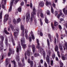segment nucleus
Listing matches in <instances>:
<instances>
[{
	"label": "nucleus",
	"instance_id": "nucleus-39",
	"mask_svg": "<svg viewBox=\"0 0 67 67\" xmlns=\"http://www.w3.org/2000/svg\"><path fill=\"white\" fill-rule=\"evenodd\" d=\"M51 25L52 28L53 29H54V27L53 26H54V24H53V23H51Z\"/></svg>",
	"mask_w": 67,
	"mask_h": 67
},
{
	"label": "nucleus",
	"instance_id": "nucleus-56",
	"mask_svg": "<svg viewBox=\"0 0 67 67\" xmlns=\"http://www.w3.org/2000/svg\"><path fill=\"white\" fill-rule=\"evenodd\" d=\"M30 8H32V7H33V6L32 5V3H31L30 4Z\"/></svg>",
	"mask_w": 67,
	"mask_h": 67
},
{
	"label": "nucleus",
	"instance_id": "nucleus-60",
	"mask_svg": "<svg viewBox=\"0 0 67 67\" xmlns=\"http://www.w3.org/2000/svg\"><path fill=\"white\" fill-rule=\"evenodd\" d=\"M18 65L19 66H21V63L20 62H18Z\"/></svg>",
	"mask_w": 67,
	"mask_h": 67
},
{
	"label": "nucleus",
	"instance_id": "nucleus-44",
	"mask_svg": "<svg viewBox=\"0 0 67 67\" xmlns=\"http://www.w3.org/2000/svg\"><path fill=\"white\" fill-rule=\"evenodd\" d=\"M47 14L48 15H50V12L49 10H47Z\"/></svg>",
	"mask_w": 67,
	"mask_h": 67
},
{
	"label": "nucleus",
	"instance_id": "nucleus-61",
	"mask_svg": "<svg viewBox=\"0 0 67 67\" xmlns=\"http://www.w3.org/2000/svg\"><path fill=\"white\" fill-rule=\"evenodd\" d=\"M40 34L41 36H43V33H42V32H40Z\"/></svg>",
	"mask_w": 67,
	"mask_h": 67
},
{
	"label": "nucleus",
	"instance_id": "nucleus-17",
	"mask_svg": "<svg viewBox=\"0 0 67 67\" xmlns=\"http://www.w3.org/2000/svg\"><path fill=\"white\" fill-rule=\"evenodd\" d=\"M4 32L6 34L8 35L9 34V33L8 32L7 30V28H5L4 30Z\"/></svg>",
	"mask_w": 67,
	"mask_h": 67
},
{
	"label": "nucleus",
	"instance_id": "nucleus-27",
	"mask_svg": "<svg viewBox=\"0 0 67 67\" xmlns=\"http://www.w3.org/2000/svg\"><path fill=\"white\" fill-rule=\"evenodd\" d=\"M48 4L51 5V3H48V2L47 1L46 3V5L47 6Z\"/></svg>",
	"mask_w": 67,
	"mask_h": 67
},
{
	"label": "nucleus",
	"instance_id": "nucleus-26",
	"mask_svg": "<svg viewBox=\"0 0 67 67\" xmlns=\"http://www.w3.org/2000/svg\"><path fill=\"white\" fill-rule=\"evenodd\" d=\"M59 47L60 50H63V47L62 46V44L60 43L59 44Z\"/></svg>",
	"mask_w": 67,
	"mask_h": 67
},
{
	"label": "nucleus",
	"instance_id": "nucleus-35",
	"mask_svg": "<svg viewBox=\"0 0 67 67\" xmlns=\"http://www.w3.org/2000/svg\"><path fill=\"white\" fill-rule=\"evenodd\" d=\"M25 36L26 38V39H27V33H26V31H25Z\"/></svg>",
	"mask_w": 67,
	"mask_h": 67
},
{
	"label": "nucleus",
	"instance_id": "nucleus-12",
	"mask_svg": "<svg viewBox=\"0 0 67 67\" xmlns=\"http://www.w3.org/2000/svg\"><path fill=\"white\" fill-rule=\"evenodd\" d=\"M67 6L64 8L63 10V11L65 14H67Z\"/></svg>",
	"mask_w": 67,
	"mask_h": 67
},
{
	"label": "nucleus",
	"instance_id": "nucleus-40",
	"mask_svg": "<svg viewBox=\"0 0 67 67\" xmlns=\"http://www.w3.org/2000/svg\"><path fill=\"white\" fill-rule=\"evenodd\" d=\"M51 65H53L54 64V63L53 62V60L52 59L51 60Z\"/></svg>",
	"mask_w": 67,
	"mask_h": 67
},
{
	"label": "nucleus",
	"instance_id": "nucleus-4",
	"mask_svg": "<svg viewBox=\"0 0 67 67\" xmlns=\"http://www.w3.org/2000/svg\"><path fill=\"white\" fill-rule=\"evenodd\" d=\"M49 55H47V57L46 58V60L48 63L49 62V58H50V56H51V51L49 52Z\"/></svg>",
	"mask_w": 67,
	"mask_h": 67
},
{
	"label": "nucleus",
	"instance_id": "nucleus-58",
	"mask_svg": "<svg viewBox=\"0 0 67 67\" xmlns=\"http://www.w3.org/2000/svg\"><path fill=\"white\" fill-rule=\"evenodd\" d=\"M29 40L30 42H31V41H32V38H31V37H29Z\"/></svg>",
	"mask_w": 67,
	"mask_h": 67
},
{
	"label": "nucleus",
	"instance_id": "nucleus-15",
	"mask_svg": "<svg viewBox=\"0 0 67 67\" xmlns=\"http://www.w3.org/2000/svg\"><path fill=\"white\" fill-rule=\"evenodd\" d=\"M11 53H12V50H11V48H9V52L8 53V56H10Z\"/></svg>",
	"mask_w": 67,
	"mask_h": 67
},
{
	"label": "nucleus",
	"instance_id": "nucleus-63",
	"mask_svg": "<svg viewBox=\"0 0 67 67\" xmlns=\"http://www.w3.org/2000/svg\"><path fill=\"white\" fill-rule=\"evenodd\" d=\"M44 66H45V67H47V64L46 63V62H45L44 63Z\"/></svg>",
	"mask_w": 67,
	"mask_h": 67
},
{
	"label": "nucleus",
	"instance_id": "nucleus-47",
	"mask_svg": "<svg viewBox=\"0 0 67 67\" xmlns=\"http://www.w3.org/2000/svg\"><path fill=\"white\" fill-rule=\"evenodd\" d=\"M52 57L53 59H54V58L55 57V54H53L52 56Z\"/></svg>",
	"mask_w": 67,
	"mask_h": 67
},
{
	"label": "nucleus",
	"instance_id": "nucleus-46",
	"mask_svg": "<svg viewBox=\"0 0 67 67\" xmlns=\"http://www.w3.org/2000/svg\"><path fill=\"white\" fill-rule=\"evenodd\" d=\"M32 10L33 12H36V9H35V7H33Z\"/></svg>",
	"mask_w": 67,
	"mask_h": 67
},
{
	"label": "nucleus",
	"instance_id": "nucleus-31",
	"mask_svg": "<svg viewBox=\"0 0 67 67\" xmlns=\"http://www.w3.org/2000/svg\"><path fill=\"white\" fill-rule=\"evenodd\" d=\"M40 55V54L38 53H35L34 54V56L35 57H37V56H39Z\"/></svg>",
	"mask_w": 67,
	"mask_h": 67
},
{
	"label": "nucleus",
	"instance_id": "nucleus-43",
	"mask_svg": "<svg viewBox=\"0 0 67 67\" xmlns=\"http://www.w3.org/2000/svg\"><path fill=\"white\" fill-rule=\"evenodd\" d=\"M31 37L33 40H34V39H35V37H34V36L33 35V34H31Z\"/></svg>",
	"mask_w": 67,
	"mask_h": 67
},
{
	"label": "nucleus",
	"instance_id": "nucleus-59",
	"mask_svg": "<svg viewBox=\"0 0 67 67\" xmlns=\"http://www.w3.org/2000/svg\"><path fill=\"white\" fill-rule=\"evenodd\" d=\"M40 11H38L37 13L38 16H39V15H40Z\"/></svg>",
	"mask_w": 67,
	"mask_h": 67
},
{
	"label": "nucleus",
	"instance_id": "nucleus-37",
	"mask_svg": "<svg viewBox=\"0 0 67 67\" xmlns=\"http://www.w3.org/2000/svg\"><path fill=\"white\" fill-rule=\"evenodd\" d=\"M47 43H48V47H49V40H48V39H47Z\"/></svg>",
	"mask_w": 67,
	"mask_h": 67
},
{
	"label": "nucleus",
	"instance_id": "nucleus-55",
	"mask_svg": "<svg viewBox=\"0 0 67 67\" xmlns=\"http://www.w3.org/2000/svg\"><path fill=\"white\" fill-rule=\"evenodd\" d=\"M56 36L57 38H58V37H59L57 33H56Z\"/></svg>",
	"mask_w": 67,
	"mask_h": 67
},
{
	"label": "nucleus",
	"instance_id": "nucleus-52",
	"mask_svg": "<svg viewBox=\"0 0 67 67\" xmlns=\"http://www.w3.org/2000/svg\"><path fill=\"white\" fill-rule=\"evenodd\" d=\"M65 46L66 47V50H67V42H66L65 43Z\"/></svg>",
	"mask_w": 67,
	"mask_h": 67
},
{
	"label": "nucleus",
	"instance_id": "nucleus-24",
	"mask_svg": "<svg viewBox=\"0 0 67 67\" xmlns=\"http://www.w3.org/2000/svg\"><path fill=\"white\" fill-rule=\"evenodd\" d=\"M58 46L57 45H56L55 47V50L56 52H57V51H58Z\"/></svg>",
	"mask_w": 67,
	"mask_h": 67
},
{
	"label": "nucleus",
	"instance_id": "nucleus-6",
	"mask_svg": "<svg viewBox=\"0 0 67 67\" xmlns=\"http://www.w3.org/2000/svg\"><path fill=\"white\" fill-rule=\"evenodd\" d=\"M30 14L29 13H27L26 14V19L27 21H29L30 20Z\"/></svg>",
	"mask_w": 67,
	"mask_h": 67
},
{
	"label": "nucleus",
	"instance_id": "nucleus-29",
	"mask_svg": "<svg viewBox=\"0 0 67 67\" xmlns=\"http://www.w3.org/2000/svg\"><path fill=\"white\" fill-rule=\"evenodd\" d=\"M2 12H3L2 11L0 13V19H1V20L2 19Z\"/></svg>",
	"mask_w": 67,
	"mask_h": 67
},
{
	"label": "nucleus",
	"instance_id": "nucleus-5",
	"mask_svg": "<svg viewBox=\"0 0 67 67\" xmlns=\"http://www.w3.org/2000/svg\"><path fill=\"white\" fill-rule=\"evenodd\" d=\"M8 17H9V15L7 14L5 15L4 17V20L3 22L4 24L7 21H8Z\"/></svg>",
	"mask_w": 67,
	"mask_h": 67
},
{
	"label": "nucleus",
	"instance_id": "nucleus-34",
	"mask_svg": "<svg viewBox=\"0 0 67 67\" xmlns=\"http://www.w3.org/2000/svg\"><path fill=\"white\" fill-rule=\"evenodd\" d=\"M57 53L59 57V58H60V54H59V51H57Z\"/></svg>",
	"mask_w": 67,
	"mask_h": 67
},
{
	"label": "nucleus",
	"instance_id": "nucleus-50",
	"mask_svg": "<svg viewBox=\"0 0 67 67\" xmlns=\"http://www.w3.org/2000/svg\"><path fill=\"white\" fill-rule=\"evenodd\" d=\"M59 29H60V30L62 29V26L60 25H59Z\"/></svg>",
	"mask_w": 67,
	"mask_h": 67
},
{
	"label": "nucleus",
	"instance_id": "nucleus-33",
	"mask_svg": "<svg viewBox=\"0 0 67 67\" xmlns=\"http://www.w3.org/2000/svg\"><path fill=\"white\" fill-rule=\"evenodd\" d=\"M45 21L46 23H48V20L47 18H46L45 19Z\"/></svg>",
	"mask_w": 67,
	"mask_h": 67
},
{
	"label": "nucleus",
	"instance_id": "nucleus-38",
	"mask_svg": "<svg viewBox=\"0 0 67 67\" xmlns=\"http://www.w3.org/2000/svg\"><path fill=\"white\" fill-rule=\"evenodd\" d=\"M16 59L17 61H19V60H20V59L19 58V56H18L16 58Z\"/></svg>",
	"mask_w": 67,
	"mask_h": 67
},
{
	"label": "nucleus",
	"instance_id": "nucleus-51",
	"mask_svg": "<svg viewBox=\"0 0 67 67\" xmlns=\"http://www.w3.org/2000/svg\"><path fill=\"white\" fill-rule=\"evenodd\" d=\"M24 2H22L21 3V6H22V5H24Z\"/></svg>",
	"mask_w": 67,
	"mask_h": 67
},
{
	"label": "nucleus",
	"instance_id": "nucleus-49",
	"mask_svg": "<svg viewBox=\"0 0 67 67\" xmlns=\"http://www.w3.org/2000/svg\"><path fill=\"white\" fill-rule=\"evenodd\" d=\"M54 43H55V44H56L57 40H56V38H55L54 39Z\"/></svg>",
	"mask_w": 67,
	"mask_h": 67
},
{
	"label": "nucleus",
	"instance_id": "nucleus-25",
	"mask_svg": "<svg viewBox=\"0 0 67 67\" xmlns=\"http://www.w3.org/2000/svg\"><path fill=\"white\" fill-rule=\"evenodd\" d=\"M27 55H28V56H29L30 55V53H31V52L29 50H27Z\"/></svg>",
	"mask_w": 67,
	"mask_h": 67
},
{
	"label": "nucleus",
	"instance_id": "nucleus-11",
	"mask_svg": "<svg viewBox=\"0 0 67 67\" xmlns=\"http://www.w3.org/2000/svg\"><path fill=\"white\" fill-rule=\"evenodd\" d=\"M6 66H7L8 65V64H9L8 67H11V64H10V62H7L8 61V58L6 59Z\"/></svg>",
	"mask_w": 67,
	"mask_h": 67
},
{
	"label": "nucleus",
	"instance_id": "nucleus-23",
	"mask_svg": "<svg viewBox=\"0 0 67 67\" xmlns=\"http://www.w3.org/2000/svg\"><path fill=\"white\" fill-rule=\"evenodd\" d=\"M5 44L6 45H8V38L7 37H6L5 38Z\"/></svg>",
	"mask_w": 67,
	"mask_h": 67
},
{
	"label": "nucleus",
	"instance_id": "nucleus-30",
	"mask_svg": "<svg viewBox=\"0 0 67 67\" xmlns=\"http://www.w3.org/2000/svg\"><path fill=\"white\" fill-rule=\"evenodd\" d=\"M24 58H23V59L22 60V63L23 64L24 66L25 65V63H24Z\"/></svg>",
	"mask_w": 67,
	"mask_h": 67
},
{
	"label": "nucleus",
	"instance_id": "nucleus-8",
	"mask_svg": "<svg viewBox=\"0 0 67 67\" xmlns=\"http://www.w3.org/2000/svg\"><path fill=\"white\" fill-rule=\"evenodd\" d=\"M21 30H23L22 34H21L22 36H24V27L23 26L22 24L21 23Z\"/></svg>",
	"mask_w": 67,
	"mask_h": 67
},
{
	"label": "nucleus",
	"instance_id": "nucleus-57",
	"mask_svg": "<svg viewBox=\"0 0 67 67\" xmlns=\"http://www.w3.org/2000/svg\"><path fill=\"white\" fill-rule=\"evenodd\" d=\"M40 16L41 17H42H42H43V13H41L40 14Z\"/></svg>",
	"mask_w": 67,
	"mask_h": 67
},
{
	"label": "nucleus",
	"instance_id": "nucleus-42",
	"mask_svg": "<svg viewBox=\"0 0 67 67\" xmlns=\"http://www.w3.org/2000/svg\"><path fill=\"white\" fill-rule=\"evenodd\" d=\"M48 37H49V39H50L51 42V35H50V34H48Z\"/></svg>",
	"mask_w": 67,
	"mask_h": 67
},
{
	"label": "nucleus",
	"instance_id": "nucleus-28",
	"mask_svg": "<svg viewBox=\"0 0 67 67\" xmlns=\"http://www.w3.org/2000/svg\"><path fill=\"white\" fill-rule=\"evenodd\" d=\"M21 6H20L19 7L18 9V10L19 12H21Z\"/></svg>",
	"mask_w": 67,
	"mask_h": 67
},
{
	"label": "nucleus",
	"instance_id": "nucleus-54",
	"mask_svg": "<svg viewBox=\"0 0 67 67\" xmlns=\"http://www.w3.org/2000/svg\"><path fill=\"white\" fill-rule=\"evenodd\" d=\"M25 59H27V57H26V53H25Z\"/></svg>",
	"mask_w": 67,
	"mask_h": 67
},
{
	"label": "nucleus",
	"instance_id": "nucleus-53",
	"mask_svg": "<svg viewBox=\"0 0 67 67\" xmlns=\"http://www.w3.org/2000/svg\"><path fill=\"white\" fill-rule=\"evenodd\" d=\"M13 22L14 23V24H15L16 23V21H15V19H14L13 20Z\"/></svg>",
	"mask_w": 67,
	"mask_h": 67
},
{
	"label": "nucleus",
	"instance_id": "nucleus-64",
	"mask_svg": "<svg viewBox=\"0 0 67 67\" xmlns=\"http://www.w3.org/2000/svg\"><path fill=\"white\" fill-rule=\"evenodd\" d=\"M57 14H58V13L57 12H55V15L56 16L57 15Z\"/></svg>",
	"mask_w": 67,
	"mask_h": 67
},
{
	"label": "nucleus",
	"instance_id": "nucleus-22",
	"mask_svg": "<svg viewBox=\"0 0 67 67\" xmlns=\"http://www.w3.org/2000/svg\"><path fill=\"white\" fill-rule=\"evenodd\" d=\"M54 26H57L58 25V23L56 21L54 20Z\"/></svg>",
	"mask_w": 67,
	"mask_h": 67
},
{
	"label": "nucleus",
	"instance_id": "nucleus-7",
	"mask_svg": "<svg viewBox=\"0 0 67 67\" xmlns=\"http://www.w3.org/2000/svg\"><path fill=\"white\" fill-rule=\"evenodd\" d=\"M6 3H7V0H2V7L3 9H4L5 8L4 5L3 4H4V5H5V4H6Z\"/></svg>",
	"mask_w": 67,
	"mask_h": 67
},
{
	"label": "nucleus",
	"instance_id": "nucleus-13",
	"mask_svg": "<svg viewBox=\"0 0 67 67\" xmlns=\"http://www.w3.org/2000/svg\"><path fill=\"white\" fill-rule=\"evenodd\" d=\"M1 38L2 39V41H1V45L2 47H3V41L4 40V37L3 36H1Z\"/></svg>",
	"mask_w": 67,
	"mask_h": 67
},
{
	"label": "nucleus",
	"instance_id": "nucleus-10",
	"mask_svg": "<svg viewBox=\"0 0 67 67\" xmlns=\"http://www.w3.org/2000/svg\"><path fill=\"white\" fill-rule=\"evenodd\" d=\"M28 63H30V65L31 66V67H33V62L32 61H30V59H28Z\"/></svg>",
	"mask_w": 67,
	"mask_h": 67
},
{
	"label": "nucleus",
	"instance_id": "nucleus-36",
	"mask_svg": "<svg viewBox=\"0 0 67 67\" xmlns=\"http://www.w3.org/2000/svg\"><path fill=\"white\" fill-rule=\"evenodd\" d=\"M20 21H21V19H18L17 20L16 23H19L20 22Z\"/></svg>",
	"mask_w": 67,
	"mask_h": 67
},
{
	"label": "nucleus",
	"instance_id": "nucleus-21",
	"mask_svg": "<svg viewBox=\"0 0 67 67\" xmlns=\"http://www.w3.org/2000/svg\"><path fill=\"white\" fill-rule=\"evenodd\" d=\"M35 46L34 45H32V51L34 53L35 52Z\"/></svg>",
	"mask_w": 67,
	"mask_h": 67
},
{
	"label": "nucleus",
	"instance_id": "nucleus-45",
	"mask_svg": "<svg viewBox=\"0 0 67 67\" xmlns=\"http://www.w3.org/2000/svg\"><path fill=\"white\" fill-rule=\"evenodd\" d=\"M33 18H34V16L32 17V16L30 18V21L31 22L33 21Z\"/></svg>",
	"mask_w": 67,
	"mask_h": 67
},
{
	"label": "nucleus",
	"instance_id": "nucleus-48",
	"mask_svg": "<svg viewBox=\"0 0 67 67\" xmlns=\"http://www.w3.org/2000/svg\"><path fill=\"white\" fill-rule=\"evenodd\" d=\"M16 52L17 53H19V47H17V50H16Z\"/></svg>",
	"mask_w": 67,
	"mask_h": 67
},
{
	"label": "nucleus",
	"instance_id": "nucleus-62",
	"mask_svg": "<svg viewBox=\"0 0 67 67\" xmlns=\"http://www.w3.org/2000/svg\"><path fill=\"white\" fill-rule=\"evenodd\" d=\"M40 62L41 64H43V60L42 59H41L40 60Z\"/></svg>",
	"mask_w": 67,
	"mask_h": 67
},
{
	"label": "nucleus",
	"instance_id": "nucleus-20",
	"mask_svg": "<svg viewBox=\"0 0 67 67\" xmlns=\"http://www.w3.org/2000/svg\"><path fill=\"white\" fill-rule=\"evenodd\" d=\"M11 62L12 63H13L14 64V67H16V63L15 62V61L13 60V61H12Z\"/></svg>",
	"mask_w": 67,
	"mask_h": 67
},
{
	"label": "nucleus",
	"instance_id": "nucleus-2",
	"mask_svg": "<svg viewBox=\"0 0 67 67\" xmlns=\"http://www.w3.org/2000/svg\"><path fill=\"white\" fill-rule=\"evenodd\" d=\"M11 29L12 31H13V32H14V35L15 38H17V36L18 35L19 32V29L18 28H16L15 29L13 26L11 27Z\"/></svg>",
	"mask_w": 67,
	"mask_h": 67
},
{
	"label": "nucleus",
	"instance_id": "nucleus-32",
	"mask_svg": "<svg viewBox=\"0 0 67 67\" xmlns=\"http://www.w3.org/2000/svg\"><path fill=\"white\" fill-rule=\"evenodd\" d=\"M51 10L52 13H54V9H53V7H51Z\"/></svg>",
	"mask_w": 67,
	"mask_h": 67
},
{
	"label": "nucleus",
	"instance_id": "nucleus-1",
	"mask_svg": "<svg viewBox=\"0 0 67 67\" xmlns=\"http://www.w3.org/2000/svg\"><path fill=\"white\" fill-rule=\"evenodd\" d=\"M36 41L37 44V45L36 46V48H38V49L40 50V52L41 53H42V52L44 58H45V51H44L43 49L42 48V47L40 46V43H39L38 39H37Z\"/></svg>",
	"mask_w": 67,
	"mask_h": 67
},
{
	"label": "nucleus",
	"instance_id": "nucleus-41",
	"mask_svg": "<svg viewBox=\"0 0 67 67\" xmlns=\"http://www.w3.org/2000/svg\"><path fill=\"white\" fill-rule=\"evenodd\" d=\"M12 41L13 42V44L14 46H15V43H14V40H13V38H12Z\"/></svg>",
	"mask_w": 67,
	"mask_h": 67
},
{
	"label": "nucleus",
	"instance_id": "nucleus-3",
	"mask_svg": "<svg viewBox=\"0 0 67 67\" xmlns=\"http://www.w3.org/2000/svg\"><path fill=\"white\" fill-rule=\"evenodd\" d=\"M25 39H24L23 40H21V45L22 46L23 48H25L26 47V44H23V43H25Z\"/></svg>",
	"mask_w": 67,
	"mask_h": 67
},
{
	"label": "nucleus",
	"instance_id": "nucleus-19",
	"mask_svg": "<svg viewBox=\"0 0 67 67\" xmlns=\"http://www.w3.org/2000/svg\"><path fill=\"white\" fill-rule=\"evenodd\" d=\"M39 4L40 6L41 7H43L44 5V2H40L39 3Z\"/></svg>",
	"mask_w": 67,
	"mask_h": 67
},
{
	"label": "nucleus",
	"instance_id": "nucleus-16",
	"mask_svg": "<svg viewBox=\"0 0 67 67\" xmlns=\"http://www.w3.org/2000/svg\"><path fill=\"white\" fill-rule=\"evenodd\" d=\"M61 57L63 60H65V58H66V57H65V55L64 54H62Z\"/></svg>",
	"mask_w": 67,
	"mask_h": 67
},
{
	"label": "nucleus",
	"instance_id": "nucleus-18",
	"mask_svg": "<svg viewBox=\"0 0 67 67\" xmlns=\"http://www.w3.org/2000/svg\"><path fill=\"white\" fill-rule=\"evenodd\" d=\"M36 12L32 11L31 13V16L32 17L34 16V15H36Z\"/></svg>",
	"mask_w": 67,
	"mask_h": 67
},
{
	"label": "nucleus",
	"instance_id": "nucleus-14",
	"mask_svg": "<svg viewBox=\"0 0 67 67\" xmlns=\"http://www.w3.org/2000/svg\"><path fill=\"white\" fill-rule=\"evenodd\" d=\"M60 15H62V17H64V14H62V13L60 12V13L57 16L58 19H59V17H60Z\"/></svg>",
	"mask_w": 67,
	"mask_h": 67
},
{
	"label": "nucleus",
	"instance_id": "nucleus-9",
	"mask_svg": "<svg viewBox=\"0 0 67 67\" xmlns=\"http://www.w3.org/2000/svg\"><path fill=\"white\" fill-rule=\"evenodd\" d=\"M13 2H14V0H12L10 3V5L9 9V12H10L12 10V6L13 5Z\"/></svg>",
	"mask_w": 67,
	"mask_h": 67
}]
</instances>
